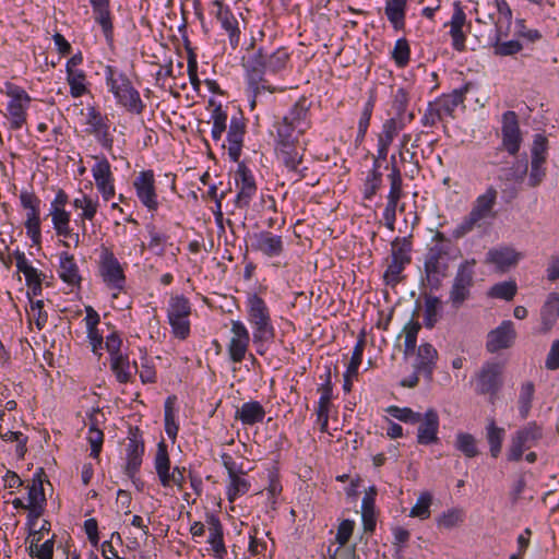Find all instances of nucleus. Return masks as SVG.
I'll return each instance as SVG.
<instances>
[{"label": "nucleus", "instance_id": "nucleus-1", "mask_svg": "<svg viewBox=\"0 0 559 559\" xmlns=\"http://www.w3.org/2000/svg\"><path fill=\"white\" fill-rule=\"evenodd\" d=\"M105 80L117 103L129 112L140 115L145 108L140 93L133 87L128 75L116 67H105Z\"/></svg>", "mask_w": 559, "mask_h": 559}, {"label": "nucleus", "instance_id": "nucleus-2", "mask_svg": "<svg viewBox=\"0 0 559 559\" xmlns=\"http://www.w3.org/2000/svg\"><path fill=\"white\" fill-rule=\"evenodd\" d=\"M248 321L253 325V343H263L272 340L275 335L271 322L269 307L257 294H249L247 297Z\"/></svg>", "mask_w": 559, "mask_h": 559}, {"label": "nucleus", "instance_id": "nucleus-3", "mask_svg": "<svg viewBox=\"0 0 559 559\" xmlns=\"http://www.w3.org/2000/svg\"><path fill=\"white\" fill-rule=\"evenodd\" d=\"M475 259L462 261L455 272L449 294L452 308L460 309L471 298V289L474 286Z\"/></svg>", "mask_w": 559, "mask_h": 559}, {"label": "nucleus", "instance_id": "nucleus-4", "mask_svg": "<svg viewBox=\"0 0 559 559\" xmlns=\"http://www.w3.org/2000/svg\"><path fill=\"white\" fill-rule=\"evenodd\" d=\"M154 467L158 476L159 483L163 487L167 488L171 485L178 487L179 490L183 489L185 485V467L175 466L170 472V459L167 450V444L164 440L158 442L157 450L154 459Z\"/></svg>", "mask_w": 559, "mask_h": 559}, {"label": "nucleus", "instance_id": "nucleus-5", "mask_svg": "<svg viewBox=\"0 0 559 559\" xmlns=\"http://www.w3.org/2000/svg\"><path fill=\"white\" fill-rule=\"evenodd\" d=\"M243 68L246 70L248 91L252 93L254 97L262 91H269L271 93L275 91L274 87L265 84L264 74L269 71L265 64L263 48H259L252 53L247 62L243 63Z\"/></svg>", "mask_w": 559, "mask_h": 559}, {"label": "nucleus", "instance_id": "nucleus-6", "mask_svg": "<svg viewBox=\"0 0 559 559\" xmlns=\"http://www.w3.org/2000/svg\"><path fill=\"white\" fill-rule=\"evenodd\" d=\"M412 243L407 238L396 237L392 241V260L384 272V281L388 285H395L400 282V274L411 263Z\"/></svg>", "mask_w": 559, "mask_h": 559}, {"label": "nucleus", "instance_id": "nucleus-7", "mask_svg": "<svg viewBox=\"0 0 559 559\" xmlns=\"http://www.w3.org/2000/svg\"><path fill=\"white\" fill-rule=\"evenodd\" d=\"M543 437V429L536 421H530L525 427L519 429L512 437L507 459L510 462H518L522 459L523 452L532 448Z\"/></svg>", "mask_w": 559, "mask_h": 559}, {"label": "nucleus", "instance_id": "nucleus-8", "mask_svg": "<svg viewBox=\"0 0 559 559\" xmlns=\"http://www.w3.org/2000/svg\"><path fill=\"white\" fill-rule=\"evenodd\" d=\"M5 87L7 95L11 98L7 108L11 117V128L19 130L26 121V109L31 103V96L15 84L7 83Z\"/></svg>", "mask_w": 559, "mask_h": 559}, {"label": "nucleus", "instance_id": "nucleus-9", "mask_svg": "<svg viewBox=\"0 0 559 559\" xmlns=\"http://www.w3.org/2000/svg\"><path fill=\"white\" fill-rule=\"evenodd\" d=\"M99 272L104 283L112 289L122 290L126 285L123 269L108 248H103L99 261Z\"/></svg>", "mask_w": 559, "mask_h": 559}, {"label": "nucleus", "instance_id": "nucleus-10", "mask_svg": "<svg viewBox=\"0 0 559 559\" xmlns=\"http://www.w3.org/2000/svg\"><path fill=\"white\" fill-rule=\"evenodd\" d=\"M417 428L416 441L420 445H430L439 442L438 432L440 426L439 414L435 408H428L420 413V420Z\"/></svg>", "mask_w": 559, "mask_h": 559}, {"label": "nucleus", "instance_id": "nucleus-11", "mask_svg": "<svg viewBox=\"0 0 559 559\" xmlns=\"http://www.w3.org/2000/svg\"><path fill=\"white\" fill-rule=\"evenodd\" d=\"M133 186L141 203L150 211H156L158 209V201L153 170L141 171L135 178Z\"/></svg>", "mask_w": 559, "mask_h": 559}, {"label": "nucleus", "instance_id": "nucleus-12", "mask_svg": "<svg viewBox=\"0 0 559 559\" xmlns=\"http://www.w3.org/2000/svg\"><path fill=\"white\" fill-rule=\"evenodd\" d=\"M128 445H127V463L124 468H127L130 474L138 473L141 468L144 455V440L142 437V431L138 426L129 428V437H128Z\"/></svg>", "mask_w": 559, "mask_h": 559}, {"label": "nucleus", "instance_id": "nucleus-13", "mask_svg": "<svg viewBox=\"0 0 559 559\" xmlns=\"http://www.w3.org/2000/svg\"><path fill=\"white\" fill-rule=\"evenodd\" d=\"M516 337L514 324L511 320H504L487 335L486 348L493 354L512 346Z\"/></svg>", "mask_w": 559, "mask_h": 559}, {"label": "nucleus", "instance_id": "nucleus-14", "mask_svg": "<svg viewBox=\"0 0 559 559\" xmlns=\"http://www.w3.org/2000/svg\"><path fill=\"white\" fill-rule=\"evenodd\" d=\"M237 178L240 180V189L236 195L235 205L238 209H246L250 205L252 198L257 192L255 179L252 171L246 166L243 162H237Z\"/></svg>", "mask_w": 559, "mask_h": 559}, {"label": "nucleus", "instance_id": "nucleus-15", "mask_svg": "<svg viewBox=\"0 0 559 559\" xmlns=\"http://www.w3.org/2000/svg\"><path fill=\"white\" fill-rule=\"evenodd\" d=\"M502 145L510 155H515L522 143L516 114L511 110L506 111L502 116Z\"/></svg>", "mask_w": 559, "mask_h": 559}, {"label": "nucleus", "instance_id": "nucleus-16", "mask_svg": "<svg viewBox=\"0 0 559 559\" xmlns=\"http://www.w3.org/2000/svg\"><path fill=\"white\" fill-rule=\"evenodd\" d=\"M501 372L499 364H486L478 374L476 392L478 394L496 395L502 385Z\"/></svg>", "mask_w": 559, "mask_h": 559}, {"label": "nucleus", "instance_id": "nucleus-17", "mask_svg": "<svg viewBox=\"0 0 559 559\" xmlns=\"http://www.w3.org/2000/svg\"><path fill=\"white\" fill-rule=\"evenodd\" d=\"M251 248L267 258L280 257L284 252L283 237L267 230L253 234Z\"/></svg>", "mask_w": 559, "mask_h": 559}, {"label": "nucleus", "instance_id": "nucleus-18", "mask_svg": "<svg viewBox=\"0 0 559 559\" xmlns=\"http://www.w3.org/2000/svg\"><path fill=\"white\" fill-rule=\"evenodd\" d=\"M438 352L430 343H423L417 347L413 369L420 372L427 381H431L437 366Z\"/></svg>", "mask_w": 559, "mask_h": 559}, {"label": "nucleus", "instance_id": "nucleus-19", "mask_svg": "<svg viewBox=\"0 0 559 559\" xmlns=\"http://www.w3.org/2000/svg\"><path fill=\"white\" fill-rule=\"evenodd\" d=\"M92 174L103 199L105 201L110 200L115 195V187L110 164L106 157H103L92 167Z\"/></svg>", "mask_w": 559, "mask_h": 559}, {"label": "nucleus", "instance_id": "nucleus-20", "mask_svg": "<svg viewBox=\"0 0 559 559\" xmlns=\"http://www.w3.org/2000/svg\"><path fill=\"white\" fill-rule=\"evenodd\" d=\"M246 123L242 117L233 116L227 131L228 155L230 160L238 162L241 155Z\"/></svg>", "mask_w": 559, "mask_h": 559}, {"label": "nucleus", "instance_id": "nucleus-21", "mask_svg": "<svg viewBox=\"0 0 559 559\" xmlns=\"http://www.w3.org/2000/svg\"><path fill=\"white\" fill-rule=\"evenodd\" d=\"M324 376H321V378H324V382L321 384L320 388L321 396L319 399V406L317 409L318 421L320 423V430L322 432H325L328 430L329 403L330 400L332 399L333 393L331 368L330 366H324Z\"/></svg>", "mask_w": 559, "mask_h": 559}, {"label": "nucleus", "instance_id": "nucleus-22", "mask_svg": "<svg viewBox=\"0 0 559 559\" xmlns=\"http://www.w3.org/2000/svg\"><path fill=\"white\" fill-rule=\"evenodd\" d=\"M448 267L447 262H424L425 275L420 278V285L429 287L431 292L439 290L447 276Z\"/></svg>", "mask_w": 559, "mask_h": 559}, {"label": "nucleus", "instance_id": "nucleus-23", "mask_svg": "<svg viewBox=\"0 0 559 559\" xmlns=\"http://www.w3.org/2000/svg\"><path fill=\"white\" fill-rule=\"evenodd\" d=\"M471 83L464 84L462 87L453 90L450 94L442 95L437 102L436 106L440 110L441 116L453 117L457 106L462 105L465 100V95L469 90Z\"/></svg>", "mask_w": 559, "mask_h": 559}, {"label": "nucleus", "instance_id": "nucleus-24", "mask_svg": "<svg viewBox=\"0 0 559 559\" xmlns=\"http://www.w3.org/2000/svg\"><path fill=\"white\" fill-rule=\"evenodd\" d=\"M59 277L70 286H80L82 281L74 257L67 251L59 255Z\"/></svg>", "mask_w": 559, "mask_h": 559}, {"label": "nucleus", "instance_id": "nucleus-25", "mask_svg": "<svg viewBox=\"0 0 559 559\" xmlns=\"http://www.w3.org/2000/svg\"><path fill=\"white\" fill-rule=\"evenodd\" d=\"M110 368L119 383H128L133 381V377L138 373V364L130 362L127 354L114 356L110 359Z\"/></svg>", "mask_w": 559, "mask_h": 559}, {"label": "nucleus", "instance_id": "nucleus-26", "mask_svg": "<svg viewBox=\"0 0 559 559\" xmlns=\"http://www.w3.org/2000/svg\"><path fill=\"white\" fill-rule=\"evenodd\" d=\"M206 523L210 526L207 543L216 556L223 557L227 550L224 544V531L219 518L215 513H206Z\"/></svg>", "mask_w": 559, "mask_h": 559}, {"label": "nucleus", "instance_id": "nucleus-27", "mask_svg": "<svg viewBox=\"0 0 559 559\" xmlns=\"http://www.w3.org/2000/svg\"><path fill=\"white\" fill-rule=\"evenodd\" d=\"M265 417V409L258 401H249L237 408L235 418L246 426H253L262 423Z\"/></svg>", "mask_w": 559, "mask_h": 559}, {"label": "nucleus", "instance_id": "nucleus-28", "mask_svg": "<svg viewBox=\"0 0 559 559\" xmlns=\"http://www.w3.org/2000/svg\"><path fill=\"white\" fill-rule=\"evenodd\" d=\"M365 348V335L362 334L360 338L357 341L356 345L354 346L353 354L350 357V361L347 366V369L344 373V382H343V390L345 392H350L353 383H352V377L358 376V369L362 360V353Z\"/></svg>", "mask_w": 559, "mask_h": 559}, {"label": "nucleus", "instance_id": "nucleus-29", "mask_svg": "<svg viewBox=\"0 0 559 559\" xmlns=\"http://www.w3.org/2000/svg\"><path fill=\"white\" fill-rule=\"evenodd\" d=\"M377 493L378 489L372 485L365 492L361 501V519L364 528L367 532H372L376 528L374 501Z\"/></svg>", "mask_w": 559, "mask_h": 559}, {"label": "nucleus", "instance_id": "nucleus-30", "mask_svg": "<svg viewBox=\"0 0 559 559\" xmlns=\"http://www.w3.org/2000/svg\"><path fill=\"white\" fill-rule=\"evenodd\" d=\"M407 0H386L384 13L395 31L404 29Z\"/></svg>", "mask_w": 559, "mask_h": 559}, {"label": "nucleus", "instance_id": "nucleus-31", "mask_svg": "<svg viewBox=\"0 0 559 559\" xmlns=\"http://www.w3.org/2000/svg\"><path fill=\"white\" fill-rule=\"evenodd\" d=\"M497 190L493 186H489L485 193L478 195L476 201L471 210L473 214L479 219H483L490 215L491 210L493 209L497 200Z\"/></svg>", "mask_w": 559, "mask_h": 559}, {"label": "nucleus", "instance_id": "nucleus-32", "mask_svg": "<svg viewBox=\"0 0 559 559\" xmlns=\"http://www.w3.org/2000/svg\"><path fill=\"white\" fill-rule=\"evenodd\" d=\"M308 114L309 108L305 105V100H298L289 108L283 119L285 123L288 121L296 126L298 128V133L302 134L309 127V123L307 122Z\"/></svg>", "mask_w": 559, "mask_h": 559}, {"label": "nucleus", "instance_id": "nucleus-33", "mask_svg": "<svg viewBox=\"0 0 559 559\" xmlns=\"http://www.w3.org/2000/svg\"><path fill=\"white\" fill-rule=\"evenodd\" d=\"M528 171V162L526 157L516 159L509 167H502L498 175L500 181L522 182Z\"/></svg>", "mask_w": 559, "mask_h": 559}, {"label": "nucleus", "instance_id": "nucleus-34", "mask_svg": "<svg viewBox=\"0 0 559 559\" xmlns=\"http://www.w3.org/2000/svg\"><path fill=\"white\" fill-rule=\"evenodd\" d=\"M211 14L217 19L222 28L225 31H231L234 25H238V21L230 8L224 4L221 0H213L211 2Z\"/></svg>", "mask_w": 559, "mask_h": 559}, {"label": "nucleus", "instance_id": "nucleus-35", "mask_svg": "<svg viewBox=\"0 0 559 559\" xmlns=\"http://www.w3.org/2000/svg\"><path fill=\"white\" fill-rule=\"evenodd\" d=\"M94 20L102 27L106 41L111 45L114 41V24L110 13V4L92 9Z\"/></svg>", "mask_w": 559, "mask_h": 559}, {"label": "nucleus", "instance_id": "nucleus-36", "mask_svg": "<svg viewBox=\"0 0 559 559\" xmlns=\"http://www.w3.org/2000/svg\"><path fill=\"white\" fill-rule=\"evenodd\" d=\"M487 262L497 265L500 270H506L518 262V255L509 248L491 249L487 253Z\"/></svg>", "mask_w": 559, "mask_h": 559}, {"label": "nucleus", "instance_id": "nucleus-37", "mask_svg": "<svg viewBox=\"0 0 559 559\" xmlns=\"http://www.w3.org/2000/svg\"><path fill=\"white\" fill-rule=\"evenodd\" d=\"M441 300L437 296L426 295L425 296V313H424V325L431 330L436 326L441 318L440 314Z\"/></svg>", "mask_w": 559, "mask_h": 559}, {"label": "nucleus", "instance_id": "nucleus-38", "mask_svg": "<svg viewBox=\"0 0 559 559\" xmlns=\"http://www.w3.org/2000/svg\"><path fill=\"white\" fill-rule=\"evenodd\" d=\"M535 394V385L532 381L523 383L519 393V415L521 419H526L530 416L532 404Z\"/></svg>", "mask_w": 559, "mask_h": 559}, {"label": "nucleus", "instance_id": "nucleus-39", "mask_svg": "<svg viewBox=\"0 0 559 559\" xmlns=\"http://www.w3.org/2000/svg\"><path fill=\"white\" fill-rule=\"evenodd\" d=\"M487 441L489 443V451L492 457H498L501 452L502 442L506 436V430L498 427L495 420H490L487 425Z\"/></svg>", "mask_w": 559, "mask_h": 559}, {"label": "nucleus", "instance_id": "nucleus-40", "mask_svg": "<svg viewBox=\"0 0 559 559\" xmlns=\"http://www.w3.org/2000/svg\"><path fill=\"white\" fill-rule=\"evenodd\" d=\"M191 313V305L189 299L183 295H177L169 299L167 318L181 319L188 318Z\"/></svg>", "mask_w": 559, "mask_h": 559}, {"label": "nucleus", "instance_id": "nucleus-41", "mask_svg": "<svg viewBox=\"0 0 559 559\" xmlns=\"http://www.w3.org/2000/svg\"><path fill=\"white\" fill-rule=\"evenodd\" d=\"M20 202L26 212V221L40 219V199L34 193L26 190L21 191Z\"/></svg>", "mask_w": 559, "mask_h": 559}, {"label": "nucleus", "instance_id": "nucleus-42", "mask_svg": "<svg viewBox=\"0 0 559 559\" xmlns=\"http://www.w3.org/2000/svg\"><path fill=\"white\" fill-rule=\"evenodd\" d=\"M416 311H414L412 319L404 325L403 332H405L404 342V358H407L413 354L417 346V335L421 329V324L414 320Z\"/></svg>", "mask_w": 559, "mask_h": 559}, {"label": "nucleus", "instance_id": "nucleus-43", "mask_svg": "<svg viewBox=\"0 0 559 559\" xmlns=\"http://www.w3.org/2000/svg\"><path fill=\"white\" fill-rule=\"evenodd\" d=\"M496 37L495 41L492 43V47L495 49V55L497 56H513L518 52H520L523 48L522 44L516 39H511L508 41H500V36L502 34L501 26L496 23Z\"/></svg>", "mask_w": 559, "mask_h": 559}, {"label": "nucleus", "instance_id": "nucleus-44", "mask_svg": "<svg viewBox=\"0 0 559 559\" xmlns=\"http://www.w3.org/2000/svg\"><path fill=\"white\" fill-rule=\"evenodd\" d=\"M274 128L276 129V146L288 147L289 144L298 142V138L293 135L294 131L298 130V128L290 122L287 121L285 123L282 118L281 121L274 123Z\"/></svg>", "mask_w": 559, "mask_h": 559}, {"label": "nucleus", "instance_id": "nucleus-45", "mask_svg": "<svg viewBox=\"0 0 559 559\" xmlns=\"http://www.w3.org/2000/svg\"><path fill=\"white\" fill-rule=\"evenodd\" d=\"M177 397L175 395H170L166 399L164 404V424H165V432L169 439L175 440L177 438V433L179 430V426L175 420L174 414V405Z\"/></svg>", "mask_w": 559, "mask_h": 559}, {"label": "nucleus", "instance_id": "nucleus-46", "mask_svg": "<svg viewBox=\"0 0 559 559\" xmlns=\"http://www.w3.org/2000/svg\"><path fill=\"white\" fill-rule=\"evenodd\" d=\"M85 80L86 74L83 70H69L67 72V82L72 97L78 98L87 93Z\"/></svg>", "mask_w": 559, "mask_h": 559}, {"label": "nucleus", "instance_id": "nucleus-47", "mask_svg": "<svg viewBox=\"0 0 559 559\" xmlns=\"http://www.w3.org/2000/svg\"><path fill=\"white\" fill-rule=\"evenodd\" d=\"M264 59L267 71L270 73H277L286 67L289 55L284 48H278L271 53L264 52Z\"/></svg>", "mask_w": 559, "mask_h": 559}, {"label": "nucleus", "instance_id": "nucleus-48", "mask_svg": "<svg viewBox=\"0 0 559 559\" xmlns=\"http://www.w3.org/2000/svg\"><path fill=\"white\" fill-rule=\"evenodd\" d=\"M145 228L150 236V242L147 245L148 249L157 255H163L165 253V245L168 241L169 236L158 233L155 225L152 223L146 224Z\"/></svg>", "mask_w": 559, "mask_h": 559}, {"label": "nucleus", "instance_id": "nucleus-49", "mask_svg": "<svg viewBox=\"0 0 559 559\" xmlns=\"http://www.w3.org/2000/svg\"><path fill=\"white\" fill-rule=\"evenodd\" d=\"M518 292V286L514 281H506L495 284L490 287L488 295L492 298L503 299L510 301L514 298Z\"/></svg>", "mask_w": 559, "mask_h": 559}, {"label": "nucleus", "instance_id": "nucleus-50", "mask_svg": "<svg viewBox=\"0 0 559 559\" xmlns=\"http://www.w3.org/2000/svg\"><path fill=\"white\" fill-rule=\"evenodd\" d=\"M229 478L226 495L229 502H234L239 496L247 493L251 487L250 483L240 476L233 475Z\"/></svg>", "mask_w": 559, "mask_h": 559}, {"label": "nucleus", "instance_id": "nucleus-51", "mask_svg": "<svg viewBox=\"0 0 559 559\" xmlns=\"http://www.w3.org/2000/svg\"><path fill=\"white\" fill-rule=\"evenodd\" d=\"M276 150L282 158L285 167L290 171H296L298 165L302 160V155L298 154L296 144H289L288 147L276 146Z\"/></svg>", "mask_w": 559, "mask_h": 559}, {"label": "nucleus", "instance_id": "nucleus-52", "mask_svg": "<svg viewBox=\"0 0 559 559\" xmlns=\"http://www.w3.org/2000/svg\"><path fill=\"white\" fill-rule=\"evenodd\" d=\"M391 56L399 68H405L408 64L411 59V47L405 37L399 38L395 41Z\"/></svg>", "mask_w": 559, "mask_h": 559}, {"label": "nucleus", "instance_id": "nucleus-53", "mask_svg": "<svg viewBox=\"0 0 559 559\" xmlns=\"http://www.w3.org/2000/svg\"><path fill=\"white\" fill-rule=\"evenodd\" d=\"M559 295L557 293H550L540 309V319L544 325L551 326L557 316V302Z\"/></svg>", "mask_w": 559, "mask_h": 559}, {"label": "nucleus", "instance_id": "nucleus-54", "mask_svg": "<svg viewBox=\"0 0 559 559\" xmlns=\"http://www.w3.org/2000/svg\"><path fill=\"white\" fill-rule=\"evenodd\" d=\"M455 448L466 457H475L478 455L476 440L473 435L467 432H459L456 435Z\"/></svg>", "mask_w": 559, "mask_h": 559}, {"label": "nucleus", "instance_id": "nucleus-55", "mask_svg": "<svg viewBox=\"0 0 559 559\" xmlns=\"http://www.w3.org/2000/svg\"><path fill=\"white\" fill-rule=\"evenodd\" d=\"M227 118V112L222 109L221 104H217L211 115V119L213 120L211 134L214 141L221 140L224 131L226 130Z\"/></svg>", "mask_w": 559, "mask_h": 559}, {"label": "nucleus", "instance_id": "nucleus-56", "mask_svg": "<svg viewBox=\"0 0 559 559\" xmlns=\"http://www.w3.org/2000/svg\"><path fill=\"white\" fill-rule=\"evenodd\" d=\"M93 418L94 415L91 416L92 424L88 428L87 441L91 444V457L98 459L104 442V432L96 427V423L93 420Z\"/></svg>", "mask_w": 559, "mask_h": 559}, {"label": "nucleus", "instance_id": "nucleus-57", "mask_svg": "<svg viewBox=\"0 0 559 559\" xmlns=\"http://www.w3.org/2000/svg\"><path fill=\"white\" fill-rule=\"evenodd\" d=\"M388 413L395 419L409 425H415L420 420V413L409 407L390 406Z\"/></svg>", "mask_w": 559, "mask_h": 559}, {"label": "nucleus", "instance_id": "nucleus-58", "mask_svg": "<svg viewBox=\"0 0 559 559\" xmlns=\"http://www.w3.org/2000/svg\"><path fill=\"white\" fill-rule=\"evenodd\" d=\"M402 197H397V195H390L388 194L386 199V204H385V207H384V211H383V218H384V224H385V227L390 230H394L395 228V221H396V211H397V207H399V201Z\"/></svg>", "mask_w": 559, "mask_h": 559}, {"label": "nucleus", "instance_id": "nucleus-59", "mask_svg": "<svg viewBox=\"0 0 559 559\" xmlns=\"http://www.w3.org/2000/svg\"><path fill=\"white\" fill-rule=\"evenodd\" d=\"M86 123L88 124L86 132L90 134H94L108 127L106 123V117H103L102 114L93 106L87 108Z\"/></svg>", "mask_w": 559, "mask_h": 559}, {"label": "nucleus", "instance_id": "nucleus-60", "mask_svg": "<svg viewBox=\"0 0 559 559\" xmlns=\"http://www.w3.org/2000/svg\"><path fill=\"white\" fill-rule=\"evenodd\" d=\"M432 497L429 492H424L419 496L416 504L411 509V516L419 519H428L430 516V504Z\"/></svg>", "mask_w": 559, "mask_h": 559}, {"label": "nucleus", "instance_id": "nucleus-61", "mask_svg": "<svg viewBox=\"0 0 559 559\" xmlns=\"http://www.w3.org/2000/svg\"><path fill=\"white\" fill-rule=\"evenodd\" d=\"M409 102L408 93L405 88L400 87L396 90L393 102H392V108L395 110V118H399L400 120L405 121V111L407 108Z\"/></svg>", "mask_w": 559, "mask_h": 559}, {"label": "nucleus", "instance_id": "nucleus-62", "mask_svg": "<svg viewBox=\"0 0 559 559\" xmlns=\"http://www.w3.org/2000/svg\"><path fill=\"white\" fill-rule=\"evenodd\" d=\"M249 341L231 338L228 344V355L233 362H241L248 350Z\"/></svg>", "mask_w": 559, "mask_h": 559}, {"label": "nucleus", "instance_id": "nucleus-63", "mask_svg": "<svg viewBox=\"0 0 559 559\" xmlns=\"http://www.w3.org/2000/svg\"><path fill=\"white\" fill-rule=\"evenodd\" d=\"M547 150L548 139L542 133L534 134L531 148L532 159L546 162Z\"/></svg>", "mask_w": 559, "mask_h": 559}, {"label": "nucleus", "instance_id": "nucleus-64", "mask_svg": "<svg viewBox=\"0 0 559 559\" xmlns=\"http://www.w3.org/2000/svg\"><path fill=\"white\" fill-rule=\"evenodd\" d=\"M464 520V514L462 510L451 509L447 512H443L438 519V525L444 528H453Z\"/></svg>", "mask_w": 559, "mask_h": 559}]
</instances>
